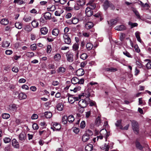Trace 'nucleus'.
Masks as SVG:
<instances>
[{
	"label": "nucleus",
	"instance_id": "obj_8",
	"mask_svg": "<svg viewBox=\"0 0 151 151\" xmlns=\"http://www.w3.org/2000/svg\"><path fill=\"white\" fill-rule=\"evenodd\" d=\"M100 134L104 133L105 134H104V137L106 139V141H107V138L110 135V133L109 132H107V131L105 129H102L100 131Z\"/></svg>",
	"mask_w": 151,
	"mask_h": 151
},
{
	"label": "nucleus",
	"instance_id": "obj_4",
	"mask_svg": "<svg viewBox=\"0 0 151 151\" xmlns=\"http://www.w3.org/2000/svg\"><path fill=\"white\" fill-rule=\"evenodd\" d=\"M66 56L67 61L70 63L73 61V55L71 52L68 51L66 53Z\"/></svg>",
	"mask_w": 151,
	"mask_h": 151
},
{
	"label": "nucleus",
	"instance_id": "obj_43",
	"mask_svg": "<svg viewBox=\"0 0 151 151\" xmlns=\"http://www.w3.org/2000/svg\"><path fill=\"white\" fill-rule=\"evenodd\" d=\"M68 121V116H64L63 117L62 119V122L64 124H67Z\"/></svg>",
	"mask_w": 151,
	"mask_h": 151
},
{
	"label": "nucleus",
	"instance_id": "obj_58",
	"mask_svg": "<svg viewBox=\"0 0 151 151\" xmlns=\"http://www.w3.org/2000/svg\"><path fill=\"white\" fill-rule=\"evenodd\" d=\"M86 126L85 122L84 121L81 122L80 124V127L82 129H83Z\"/></svg>",
	"mask_w": 151,
	"mask_h": 151
},
{
	"label": "nucleus",
	"instance_id": "obj_50",
	"mask_svg": "<svg viewBox=\"0 0 151 151\" xmlns=\"http://www.w3.org/2000/svg\"><path fill=\"white\" fill-rule=\"evenodd\" d=\"M60 10L56 11L55 12V14L56 16H60L61 14H62L63 12V10Z\"/></svg>",
	"mask_w": 151,
	"mask_h": 151
},
{
	"label": "nucleus",
	"instance_id": "obj_11",
	"mask_svg": "<svg viewBox=\"0 0 151 151\" xmlns=\"http://www.w3.org/2000/svg\"><path fill=\"white\" fill-rule=\"evenodd\" d=\"M93 23L90 22H88L85 24V28L86 29H89L93 27Z\"/></svg>",
	"mask_w": 151,
	"mask_h": 151
},
{
	"label": "nucleus",
	"instance_id": "obj_54",
	"mask_svg": "<svg viewBox=\"0 0 151 151\" xmlns=\"http://www.w3.org/2000/svg\"><path fill=\"white\" fill-rule=\"evenodd\" d=\"M81 87L80 86L76 87L74 88L73 90H70L71 91H73L75 93L77 91H79L81 89Z\"/></svg>",
	"mask_w": 151,
	"mask_h": 151
},
{
	"label": "nucleus",
	"instance_id": "obj_45",
	"mask_svg": "<svg viewBox=\"0 0 151 151\" xmlns=\"http://www.w3.org/2000/svg\"><path fill=\"white\" fill-rule=\"evenodd\" d=\"M68 121L70 123H72L74 120V117L73 115H70L68 117Z\"/></svg>",
	"mask_w": 151,
	"mask_h": 151
},
{
	"label": "nucleus",
	"instance_id": "obj_39",
	"mask_svg": "<svg viewBox=\"0 0 151 151\" xmlns=\"http://www.w3.org/2000/svg\"><path fill=\"white\" fill-rule=\"evenodd\" d=\"M139 34L140 33L138 32H136L135 33V35L136 36V37L137 39V40L140 42L141 43L142 42V40L140 38V37L139 36Z\"/></svg>",
	"mask_w": 151,
	"mask_h": 151
},
{
	"label": "nucleus",
	"instance_id": "obj_22",
	"mask_svg": "<svg viewBox=\"0 0 151 151\" xmlns=\"http://www.w3.org/2000/svg\"><path fill=\"white\" fill-rule=\"evenodd\" d=\"M93 149V146L91 144H89L86 145L85 147L86 151H91Z\"/></svg>",
	"mask_w": 151,
	"mask_h": 151
},
{
	"label": "nucleus",
	"instance_id": "obj_40",
	"mask_svg": "<svg viewBox=\"0 0 151 151\" xmlns=\"http://www.w3.org/2000/svg\"><path fill=\"white\" fill-rule=\"evenodd\" d=\"M23 19L25 22H29L31 20V17L29 16L25 15Z\"/></svg>",
	"mask_w": 151,
	"mask_h": 151
},
{
	"label": "nucleus",
	"instance_id": "obj_27",
	"mask_svg": "<svg viewBox=\"0 0 151 151\" xmlns=\"http://www.w3.org/2000/svg\"><path fill=\"white\" fill-rule=\"evenodd\" d=\"M63 106L62 103H58L56 105L57 109L59 111H61L63 110Z\"/></svg>",
	"mask_w": 151,
	"mask_h": 151
},
{
	"label": "nucleus",
	"instance_id": "obj_29",
	"mask_svg": "<svg viewBox=\"0 0 151 151\" xmlns=\"http://www.w3.org/2000/svg\"><path fill=\"white\" fill-rule=\"evenodd\" d=\"M90 138V137L84 134L82 136V139L83 142H87Z\"/></svg>",
	"mask_w": 151,
	"mask_h": 151
},
{
	"label": "nucleus",
	"instance_id": "obj_61",
	"mask_svg": "<svg viewBox=\"0 0 151 151\" xmlns=\"http://www.w3.org/2000/svg\"><path fill=\"white\" fill-rule=\"evenodd\" d=\"M136 63V65L138 67L140 68H142V65L140 62L138 61H137Z\"/></svg>",
	"mask_w": 151,
	"mask_h": 151
},
{
	"label": "nucleus",
	"instance_id": "obj_12",
	"mask_svg": "<svg viewBox=\"0 0 151 151\" xmlns=\"http://www.w3.org/2000/svg\"><path fill=\"white\" fill-rule=\"evenodd\" d=\"M68 101L70 103L73 104V103L75 101H78V98L74 97L73 96H70L68 97Z\"/></svg>",
	"mask_w": 151,
	"mask_h": 151
},
{
	"label": "nucleus",
	"instance_id": "obj_31",
	"mask_svg": "<svg viewBox=\"0 0 151 151\" xmlns=\"http://www.w3.org/2000/svg\"><path fill=\"white\" fill-rule=\"evenodd\" d=\"M10 44L8 42L6 41L2 43L1 46L3 47H7L9 46Z\"/></svg>",
	"mask_w": 151,
	"mask_h": 151
},
{
	"label": "nucleus",
	"instance_id": "obj_23",
	"mask_svg": "<svg viewBox=\"0 0 151 151\" xmlns=\"http://www.w3.org/2000/svg\"><path fill=\"white\" fill-rule=\"evenodd\" d=\"M136 147L137 149L142 150L143 149V147L141 145L140 143L138 141L135 142Z\"/></svg>",
	"mask_w": 151,
	"mask_h": 151
},
{
	"label": "nucleus",
	"instance_id": "obj_38",
	"mask_svg": "<svg viewBox=\"0 0 151 151\" xmlns=\"http://www.w3.org/2000/svg\"><path fill=\"white\" fill-rule=\"evenodd\" d=\"M85 12L87 17H90L93 14V12L92 10H85Z\"/></svg>",
	"mask_w": 151,
	"mask_h": 151
},
{
	"label": "nucleus",
	"instance_id": "obj_30",
	"mask_svg": "<svg viewBox=\"0 0 151 151\" xmlns=\"http://www.w3.org/2000/svg\"><path fill=\"white\" fill-rule=\"evenodd\" d=\"M59 31L58 29L54 28L52 31V34L53 35H54L55 36H57L59 34Z\"/></svg>",
	"mask_w": 151,
	"mask_h": 151
},
{
	"label": "nucleus",
	"instance_id": "obj_44",
	"mask_svg": "<svg viewBox=\"0 0 151 151\" xmlns=\"http://www.w3.org/2000/svg\"><path fill=\"white\" fill-rule=\"evenodd\" d=\"M86 46L88 50H90L93 47V45L90 43H88L86 45Z\"/></svg>",
	"mask_w": 151,
	"mask_h": 151
},
{
	"label": "nucleus",
	"instance_id": "obj_20",
	"mask_svg": "<svg viewBox=\"0 0 151 151\" xmlns=\"http://www.w3.org/2000/svg\"><path fill=\"white\" fill-rule=\"evenodd\" d=\"M27 97V95L24 93L21 92L18 95L19 99L20 100L25 99Z\"/></svg>",
	"mask_w": 151,
	"mask_h": 151
},
{
	"label": "nucleus",
	"instance_id": "obj_28",
	"mask_svg": "<svg viewBox=\"0 0 151 151\" xmlns=\"http://www.w3.org/2000/svg\"><path fill=\"white\" fill-rule=\"evenodd\" d=\"M9 108L12 111H16L17 109V105L14 104H11L9 105Z\"/></svg>",
	"mask_w": 151,
	"mask_h": 151
},
{
	"label": "nucleus",
	"instance_id": "obj_35",
	"mask_svg": "<svg viewBox=\"0 0 151 151\" xmlns=\"http://www.w3.org/2000/svg\"><path fill=\"white\" fill-rule=\"evenodd\" d=\"M150 61V60L148 59H145L144 60L145 61L148 62L146 65V68L148 69H151V61Z\"/></svg>",
	"mask_w": 151,
	"mask_h": 151
},
{
	"label": "nucleus",
	"instance_id": "obj_19",
	"mask_svg": "<svg viewBox=\"0 0 151 151\" xmlns=\"http://www.w3.org/2000/svg\"><path fill=\"white\" fill-rule=\"evenodd\" d=\"M61 58V55L59 53H57L55 55L53 58L55 61L59 62Z\"/></svg>",
	"mask_w": 151,
	"mask_h": 151
},
{
	"label": "nucleus",
	"instance_id": "obj_7",
	"mask_svg": "<svg viewBox=\"0 0 151 151\" xmlns=\"http://www.w3.org/2000/svg\"><path fill=\"white\" fill-rule=\"evenodd\" d=\"M61 126L60 124L58 123L55 122L53 124V126L51 127V129H52L53 131H59L61 129Z\"/></svg>",
	"mask_w": 151,
	"mask_h": 151
},
{
	"label": "nucleus",
	"instance_id": "obj_24",
	"mask_svg": "<svg viewBox=\"0 0 151 151\" xmlns=\"http://www.w3.org/2000/svg\"><path fill=\"white\" fill-rule=\"evenodd\" d=\"M48 30L47 28L46 27H42L40 29V32L42 34L45 35L47 34L48 32Z\"/></svg>",
	"mask_w": 151,
	"mask_h": 151
},
{
	"label": "nucleus",
	"instance_id": "obj_13",
	"mask_svg": "<svg viewBox=\"0 0 151 151\" xmlns=\"http://www.w3.org/2000/svg\"><path fill=\"white\" fill-rule=\"evenodd\" d=\"M103 6L104 8L105 9H107L110 6L113 9L114 8V6H113V5L110 4L109 2L107 0H106L104 2Z\"/></svg>",
	"mask_w": 151,
	"mask_h": 151
},
{
	"label": "nucleus",
	"instance_id": "obj_51",
	"mask_svg": "<svg viewBox=\"0 0 151 151\" xmlns=\"http://www.w3.org/2000/svg\"><path fill=\"white\" fill-rule=\"evenodd\" d=\"M10 115L7 113H4L2 114V117L3 119H8L9 118Z\"/></svg>",
	"mask_w": 151,
	"mask_h": 151
},
{
	"label": "nucleus",
	"instance_id": "obj_42",
	"mask_svg": "<svg viewBox=\"0 0 151 151\" xmlns=\"http://www.w3.org/2000/svg\"><path fill=\"white\" fill-rule=\"evenodd\" d=\"M106 70L107 71H110L111 72H114L117 70V69L114 68H107L106 69Z\"/></svg>",
	"mask_w": 151,
	"mask_h": 151
},
{
	"label": "nucleus",
	"instance_id": "obj_62",
	"mask_svg": "<svg viewBox=\"0 0 151 151\" xmlns=\"http://www.w3.org/2000/svg\"><path fill=\"white\" fill-rule=\"evenodd\" d=\"M24 30L27 32H30L32 30V28L29 26H26L24 28Z\"/></svg>",
	"mask_w": 151,
	"mask_h": 151
},
{
	"label": "nucleus",
	"instance_id": "obj_5",
	"mask_svg": "<svg viewBox=\"0 0 151 151\" xmlns=\"http://www.w3.org/2000/svg\"><path fill=\"white\" fill-rule=\"evenodd\" d=\"M63 38L65 43L68 45H70L71 40L68 35H63Z\"/></svg>",
	"mask_w": 151,
	"mask_h": 151
},
{
	"label": "nucleus",
	"instance_id": "obj_10",
	"mask_svg": "<svg viewBox=\"0 0 151 151\" xmlns=\"http://www.w3.org/2000/svg\"><path fill=\"white\" fill-rule=\"evenodd\" d=\"M26 138V134L24 132H22L19 135V139L21 141H23Z\"/></svg>",
	"mask_w": 151,
	"mask_h": 151
},
{
	"label": "nucleus",
	"instance_id": "obj_55",
	"mask_svg": "<svg viewBox=\"0 0 151 151\" xmlns=\"http://www.w3.org/2000/svg\"><path fill=\"white\" fill-rule=\"evenodd\" d=\"M52 51V47L50 45H48L47 48L46 52L47 53H50Z\"/></svg>",
	"mask_w": 151,
	"mask_h": 151
},
{
	"label": "nucleus",
	"instance_id": "obj_48",
	"mask_svg": "<svg viewBox=\"0 0 151 151\" xmlns=\"http://www.w3.org/2000/svg\"><path fill=\"white\" fill-rule=\"evenodd\" d=\"M85 134L90 137L93 135V133L90 130L88 129L86 131V133Z\"/></svg>",
	"mask_w": 151,
	"mask_h": 151
},
{
	"label": "nucleus",
	"instance_id": "obj_59",
	"mask_svg": "<svg viewBox=\"0 0 151 151\" xmlns=\"http://www.w3.org/2000/svg\"><path fill=\"white\" fill-rule=\"evenodd\" d=\"M134 12L135 13V14L136 16L138 19H140V17L139 14V12L137 11V10H133Z\"/></svg>",
	"mask_w": 151,
	"mask_h": 151
},
{
	"label": "nucleus",
	"instance_id": "obj_37",
	"mask_svg": "<svg viewBox=\"0 0 151 151\" xmlns=\"http://www.w3.org/2000/svg\"><path fill=\"white\" fill-rule=\"evenodd\" d=\"M40 23V25H43L45 24L46 22V19H44L43 17H41L39 19Z\"/></svg>",
	"mask_w": 151,
	"mask_h": 151
},
{
	"label": "nucleus",
	"instance_id": "obj_46",
	"mask_svg": "<svg viewBox=\"0 0 151 151\" xmlns=\"http://www.w3.org/2000/svg\"><path fill=\"white\" fill-rule=\"evenodd\" d=\"M26 55L27 57L32 58L34 56L35 53L33 52H27Z\"/></svg>",
	"mask_w": 151,
	"mask_h": 151
},
{
	"label": "nucleus",
	"instance_id": "obj_53",
	"mask_svg": "<svg viewBox=\"0 0 151 151\" xmlns=\"http://www.w3.org/2000/svg\"><path fill=\"white\" fill-rule=\"evenodd\" d=\"M129 25L131 26V28H132L134 27H136L137 26L138 24L137 23H132L131 22H129L128 23Z\"/></svg>",
	"mask_w": 151,
	"mask_h": 151
},
{
	"label": "nucleus",
	"instance_id": "obj_17",
	"mask_svg": "<svg viewBox=\"0 0 151 151\" xmlns=\"http://www.w3.org/2000/svg\"><path fill=\"white\" fill-rule=\"evenodd\" d=\"M138 3L142 7L144 8H149L150 7V5L147 3L144 4L140 1H138Z\"/></svg>",
	"mask_w": 151,
	"mask_h": 151
},
{
	"label": "nucleus",
	"instance_id": "obj_26",
	"mask_svg": "<svg viewBox=\"0 0 151 151\" xmlns=\"http://www.w3.org/2000/svg\"><path fill=\"white\" fill-rule=\"evenodd\" d=\"M66 71V68L63 67H60L57 70V72L59 73H64Z\"/></svg>",
	"mask_w": 151,
	"mask_h": 151
},
{
	"label": "nucleus",
	"instance_id": "obj_15",
	"mask_svg": "<svg viewBox=\"0 0 151 151\" xmlns=\"http://www.w3.org/2000/svg\"><path fill=\"white\" fill-rule=\"evenodd\" d=\"M84 70L82 68L78 69L76 72V74L78 76H82L84 75Z\"/></svg>",
	"mask_w": 151,
	"mask_h": 151
},
{
	"label": "nucleus",
	"instance_id": "obj_47",
	"mask_svg": "<svg viewBox=\"0 0 151 151\" xmlns=\"http://www.w3.org/2000/svg\"><path fill=\"white\" fill-rule=\"evenodd\" d=\"M88 57V55L86 53H83L80 56V58L83 60L86 59Z\"/></svg>",
	"mask_w": 151,
	"mask_h": 151
},
{
	"label": "nucleus",
	"instance_id": "obj_32",
	"mask_svg": "<svg viewBox=\"0 0 151 151\" xmlns=\"http://www.w3.org/2000/svg\"><path fill=\"white\" fill-rule=\"evenodd\" d=\"M31 24L33 27L34 28L38 27L39 25L38 22L35 19L32 21L31 22Z\"/></svg>",
	"mask_w": 151,
	"mask_h": 151
},
{
	"label": "nucleus",
	"instance_id": "obj_56",
	"mask_svg": "<svg viewBox=\"0 0 151 151\" xmlns=\"http://www.w3.org/2000/svg\"><path fill=\"white\" fill-rule=\"evenodd\" d=\"M15 25V27L19 29H21L22 28V24L20 23H16Z\"/></svg>",
	"mask_w": 151,
	"mask_h": 151
},
{
	"label": "nucleus",
	"instance_id": "obj_25",
	"mask_svg": "<svg viewBox=\"0 0 151 151\" xmlns=\"http://www.w3.org/2000/svg\"><path fill=\"white\" fill-rule=\"evenodd\" d=\"M9 23V20L7 19L4 18L1 19L0 23L3 25H7Z\"/></svg>",
	"mask_w": 151,
	"mask_h": 151
},
{
	"label": "nucleus",
	"instance_id": "obj_18",
	"mask_svg": "<svg viewBox=\"0 0 151 151\" xmlns=\"http://www.w3.org/2000/svg\"><path fill=\"white\" fill-rule=\"evenodd\" d=\"M102 123L101 122V120L100 117L99 116L96 119L95 124L97 126H99L100 125H101Z\"/></svg>",
	"mask_w": 151,
	"mask_h": 151
},
{
	"label": "nucleus",
	"instance_id": "obj_52",
	"mask_svg": "<svg viewBox=\"0 0 151 151\" xmlns=\"http://www.w3.org/2000/svg\"><path fill=\"white\" fill-rule=\"evenodd\" d=\"M3 140L5 143H7L10 142L11 139L9 137H5L4 138Z\"/></svg>",
	"mask_w": 151,
	"mask_h": 151
},
{
	"label": "nucleus",
	"instance_id": "obj_57",
	"mask_svg": "<svg viewBox=\"0 0 151 151\" xmlns=\"http://www.w3.org/2000/svg\"><path fill=\"white\" fill-rule=\"evenodd\" d=\"M123 54L128 58H132V55L130 54V53L127 51L123 52Z\"/></svg>",
	"mask_w": 151,
	"mask_h": 151
},
{
	"label": "nucleus",
	"instance_id": "obj_36",
	"mask_svg": "<svg viewBox=\"0 0 151 151\" xmlns=\"http://www.w3.org/2000/svg\"><path fill=\"white\" fill-rule=\"evenodd\" d=\"M78 19L77 18L74 17L73 18L72 20L70 21V22H68V23L70 24H76L78 23Z\"/></svg>",
	"mask_w": 151,
	"mask_h": 151
},
{
	"label": "nucleus",
	"instance_id": "obj_21",
	"mask_svg": "<svg viewBox=\"0 0 151 151\" xmlns=\"http://www.w3.org/2000/svg\"><path fill=\"white\" fill-rule=\"evenodd\" d=\"M116 126L118 127L120 129H122V120L119 119L118 120L115 124Z\"/></svg>",
	"mask_w": 151,
	"mask_h": 151
},
{
	"label": "nucleus",
	"instance_id": "obj_14",
	"mask_svg": "<svg viewBox=\"0 0 151 151\" xmlns=\"http://www.w3.org/2000/svg\"><path fill=\"white\" fill-rule=\"evenodd\" d=\"M126 27L123 25H121L116 26L115 27V29L116 30L118 31H122L126 29Z\"/></svg>",
	"mask_w": 151,
	"mask_h": 151
},
{
	"label": "nucleus",
	"instance_id": "obj_49",
	"mask_svg": "<svg viewBox=\"0 0 151 151\" xmlns=\"http://www.w3.org/2000/svg\"><path fill=\"white\" fill-rule=\"evenodd\" d=\"M79 48L78 44L77 43H75L73 46V48L74 51L77 50Z\"/></svg>",
	"mask_w": 151,
	"mask_h": 151
},
{
	"label": "nucleus",
	"instance_id": "obj_3",
	"mask_svg": "<svg viewBox=\"0 0 151 151\" xmlns=\"http://www.w3.org/2000/svg\"><path fill=\"white\" fill-rule=\"evenodd\" d=\"M71 81L74 84H82L84 83V79L81 78L79 80L77 77H74L72 79Z\"/></svg>",
	"mask_w": 151,
	"mask_h": 151
},
{
	"label": "nucleus",
	"instance_id": "obj_2",
	"mask_svg": "<svg viewBox=\"0 0 151 151\" xmlns=\"http://www.w3.org/2000/svg\"><path fill=\"white\" fill-rule=\"evenodd\" d=\"M132 127L134 132L136 134H137L139 132V126L137 122L133 121L132 123Z\"/></svg>",
	"mask_w": 151,
	"mask_h": 151
},
{
	"label": "nucleus",
	"instance_id": "obj_41",
	"mask_svg": "<svg viewBox=\"0 0 151 151\" xmlns=\"http://www.w3.org/2000/svg\"><path fill=\"white\" fill-rule=\"evenodd\" d=\"M45 117L47 118H50L52 115V113L50 112H46L45 113Z\"/></svg>",
	"mask_w": 151,
	"mask_h": 151
},
{
	"label": "nucleus",
	"instance_id": "obj_60",
	"mask_svg": "<svg viewBox=\"0 0 151 151\" xmlns=\"http://www.w3.org/2000/svg\"><path fill=\"white\" fill-rule=\"evenodd\" d=\"M30 47L31 50H35L37 49V46L35 44H33L30 46Z\"/></svg>",
	"mask_w": 151,
	"mask_h": 151
},
{
	"label": "nucleus",
	"instance_id": "obj_6",
	"mask_svg": "<svg viewBox=\"0 0 151 151\" xmlns=\"http://www.w3.org/2000/svg\"><path fill=\"white\" fill-rule=\"evenodd\" d=\"M94 1L93 0L90 1L89 2L86 4L88 7L86 9L89 8L90 9H94L96 7V4L93 3Z\"/></svg>",
	"mask_w": 151,
	"mask_h": 151
},
{
	"label": "nucleus",
	"instance_id": "obj_1",
	"mask_svg": "<svg viewBox=\"0 0 151 151\" xmlns=\"http://www.w3.org/2000/svg\"><path fill=\"white\" fill-rule=\"evenodd\" d=\"M90 102L89 98L88 97H87L85 99H83L79 100L78 105L80 107L85 108Z\"/></svg>",
	"mask_w": 151,
	"mask_h": 151
},
{
	"label": "nucleus",
	"instance_id": "obj_9",
	"mask_svg": "<svg viewBox=\"0 0 151 151\" xmlns=\"http://www.w3.org/2000/svg\"><path fill=\"white\" fill-rule=\"evenodd\" d=\"M12 146L15 148H19V145L18 142L15 139H13L12 141Z\"/></svg>",
	"mask_w": 151,
	"mask_h": 151
},
{
	"label": "nucleus",
	"instance_id": "obj_34",
	"mask_svg": "<svg viewBox=\"0 0 151 151\" xmlns=\"http://www.w3.org/2000/svg\"><path fill=\"white\" fill-rule=\"evenodd\" d=\"M117 21V19H116L111 20L110 21H108V24L111 25L115 24Z\"/></svg>",
	"mask_w": 151,
	"mask_h": 151
},
{
	"label": "nucleus",
	"instance_id": "obj_63",
	"mask_svg": "<svg viewBox=\"0 0 151 151\" xmlns=\"http://www.w3.org/2000/svg\"><path fill=\"white\" fill-rule=\"evenodd\" d=\"M85 0H79L78 2V4L80 5L83 6L85 4Z\"/></svg>",
	"mask_w": 151,
	"mask_h": 151
},
{
	"label": "nucleus",
	"instance_id": "obj_64",
	"mask_svg": "<svg viewBox=\"0 0 151 151\" xmlns=\"http://www.w3.org/2000/svg\"><path fill=\"white\" fill-rule=\"evenodd\" d=\"M110 146L108 144L105 143L104 146V149H105L106 151H109Z\"/></svg>",
	"mask_w": 151,
	"mask_h": 151
},
{
	"label": "nucleus",
	"instance_id": "obj_16",
	"mask_svg": "<svg viewBox=\"0 0 151 151\" xmlns=\"http://www.w3.org/2000/svg\"><path fill=\"white\" fill-rule=\"evenodd\" d=\"M138 3L142 7L144 8H149L150 7V5L147 3L144 4L140 1H138Z\"/></svg>",
	"mask_w": 151,
	"mask_h": 151
},
{
	"label": "nucleus",
	"instance_id": "obj_33",
	"mask_svg": "<svg viewBox=\"0 0 151 151\" xmlns=\"http://www.w3.org/2000/svg\"><path fill=\"white\" fill-rule=\"evenodd\" d=\"M44 17L46 19H50L51 18V14L49 12H46L44 14Z\"/></svg>",
	"mask_w": 151,
	"mask_h": 151
}]
</instances>
